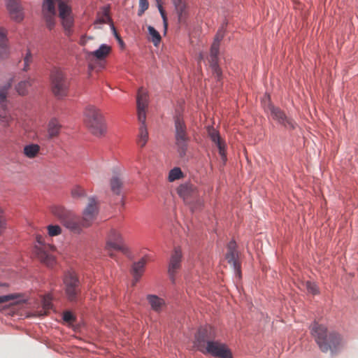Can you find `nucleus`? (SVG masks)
<instances>
[{
	"instance_id": "f257e3e1",
	"label": "nucleus",
	"mask_w": 358,
	"mask_h": 358,
	"mask_svg": "<svg viewBox=\"0 0 358 358\" xmlns=\"http://www.w3.org/2000/svg\"><path fill=\"white\" fill-rule=\"evenodd\" d=\"M56 5L58 6L59 17L67 35L71 34L74 24V17L71 6L68 1L64 0H43L42 14L46 26L52 29L55 24Z\"/></svg>"
},
{
	"instance_id": "f03ea898",
	"label": "nucleus",
	"mask_w": 358,
	"mask_h": 358,
	"mask_svg": "<svg viewBox=\"0 0 358 358\" xmlns=\"http://www.w3.org/2000/svg\"><path fill=\"white\" fill-rule=\"evenodd\" d=\"M310 333L323 352L330 351L331 354H336L345 345V341L339 334L333 331H329L325 326L317 322L310 326Z\"/></svg>"
},
{
	"instance_id": "7ed1b4c3",
	"label": "nucleus",
	"mask_w": 358,
	"mask_h": 358,
	"mask_svg": "<svg viewBox=\"0 0 358 358\" xmlns=\"http://www.w3.org/2000/svg\"><path fill=\"white\" fill-rule=\"evenodd\" d=\"M210 327L200 328L195 335L194 345L203 354H210L219 358H231V353L227 346L217 341H210Z\"/></svg>"
},
{
	"instance_id": "20e7f679",
	"label": "nucleus",
	"mask_w": 358,
	"mask_h": 358,
	"mask_svg": "<svg viewBox=\"0 0 358 358\" xmlns=\"http://www.w3.org/2000/svg\"><path fill=\"white\" fill-rule=\"evenodd\" d=\"M84 123L95 136H100L106 132V127L103 115L94 106H88L85 108Z\"/></svg>"
},
{
	"instance_id": "39448f33",
	"label": "nucleus",
	"mask_w": 358,
	"mask_h": 358,
	"mask_svg": "<svg viewBox=\"0 0 358 358\" xmlns=\"http://www.w3.org/2000/svg\"><path fill=\"white\" fill-rule=\"evenodd\" d=\"M178 194L185 202L190 206L191 210L195 211L203 206V201L200 198L197 188L190 183L180 185L178 188Z\"/></svg>"
},
{
	"instance_id": "423d86ee",
	"label": "nucleus",
	"mask_w": 358,
	"mask_h": 358,
	"mask_svg": "<svg viewBox=\"0 0 358 358\" xmlns=\"http://www.w3.org/2000/svg\"><path fill=\"white\" fill-rule=\"evenodd\" d=\"M36 241L38 245L35 246L34 250L38 259L47 266H53L55 264V258L52 254L55 250V246L45 244L44 238L41 235L36 236Z\"/></svg>"
},
{
	"instance_id": "0eeeda50",
	"label": "nucleus",
	"mask_w": 358,
	"mask_h": 358,
	"mask_svg": "<svg viewBox=\"0 0 358 358\" xmlns=\"http://www.w3.org/2000/svg\"><path fill=\"white\" fill-rule=\"evenodd\" d=\"M175 138L178 152L181 157L186 155L189 137L185 123L181 116L175 118Z\"/></svg>"
},
{
	"instance_id": "6e6552de",
	"label": "nucleus",
	"mask_w": 358,
	"mask_h": 358,
	"mask_svg": "<svg viewBox=\"0 0 358 358\" xmlns=\"http://www.w3.org/2000/svg\"><path fill=\"white\" fill-rule=\"evenodd\" d=\"M63 282L68 299L71 301H76L80 292V281L76 273L73 271L66 272Z\"/></svg>"
},
{
	"instance_id": "1a4fd4ad",
	"label": "nucleus",
	"mask_w": 358,
	"mask_h": 358,
	"mask_svg": "<svg viewBox=\"0 0 358 358\" xmlns=\"http://www.w3.org/2000/svg\"><path fill=\"white\" fill-rule=\"evenodd\" d=\"M51 80L54 94L58 98L66 96L69 90V82L63 72L59 69H55L51 73Z\"/></svg>"
},
{
	"instance_id": "9d476101",
	"label": "nucleus",
	"mask_w": 358,
	"mask_h": 358,
	"mask_svg": "<svg viewBox=\"0 0 358 358\" xmlns=\"http://www.w3.org/2000/svg\"><path fill=\"white\" fill-rule=\"evenodd\" d=\"M265 110L270 113L271 117L278 122L280 124L283 126L287 129H294L296 127L297 124L295 121L286 115L285 112L280 108L276 107L268 103L266 106L264 107Z\"/></svg>"
},
{
	"instance_id": "9b49d317",
	"label": "nucleus",
	"mask_w": 358,
	"mask_h": 358,
	"mask_svg": "<svg viewBox=\"0 0 358 358\" xmlns=\"http://www.w3.org/2000/svg\"><path fill=\"white\" fill-rule=\"evenodd\" d=\"M13 79L10 78L0 89V120L4 126H8L13 117L7 109V94Z\"/></svg>"
},
{
	"instance_id": "f8f14e48",
	"label": "nucleus",
	"mask_w": 358,
	"mask_h": 358,
	"mask_svg": "<svg viewBox=\"0 0 358 358\" xmlns=\"http://www.w3.org/2000/svg\"><path fill=\"white\" fill-rule=\"evenodd\" d=\"M111 249L122 252L126 251L122 235L115 229H111L109 231L106 245V250L108 251V255L113 257Z\"/></svg>"
},
{
	"instance_id": "ddd939ff",
	"label": "nucleus",
	"mask_w": 358,
	"mask_h": 358,
	"mask_svg": "<svg viewBox=\"0 0 358 358\" xmlns=\"http://www.w3.org/2000/svg\"><path fill=\"white\" fill-rule=\"evenodd\" d=\"M97 213L98 208L96 201L94 198H90L87 207L83 211V217L81 218L84 227H90L96 219Z\"/></svg>"
},
{
	"instance_id": "4468645a",
	"label": "nucleus",
	"mask_w": 358,
	"mask_h": 358,
	"mask_svg": "<svg viewBox=\"0 0 358 358\" xmlns=\"http://www.w3.org/2000/svg\"><path fill=\"white\" fill-rule=\"evenodd\" d=\"M136 103L138 121L144 122L146 120L145 110L148 107V94L142 87L138 90Z\"/></svg>"
},
{
	"instance_id": "2eb2a0df",
	"label": "nucleus",
	"mask_w": 358,
	"mask_h": 358,
	"mask_svg": "<svg viewBox=\"0 0 358 358\" xmlns=\"http://www.w3.org/2000/svg\"><path fill=\"white\" fill-rule=\"evenodd\" d=\"M182 252L179 248H176L171 255L168 273L173 282H175V276L181 267Z\"/></svg>"
},
{
	"instance_id": "dca6fc26",
	"label": "nucleus",
	"mask_w": 358,
	"mask_h": 358,
	"mask_svg": "<svg viewBox=\"0 0 358 358\" xmlns=\"http://www.w3.org/2000/svg\"><path fill=\"white\" fill-rule=\"evenodd\" d=\"M238 254L236 251V242L231 241L227 245V253L226 255V259L229 264H230L234 269L235 270L238 278H241V266L237 259Z\"/></svg>"
},
{
	"instance_id": "f3484780",
	"label": "nucleus",
	"mask_w": 358,
	"mask_h": 358,
	"mask_svg": "<svg viewBox=\"0 0 358 358\" xmlns=\"http://www.w3.org/2000/svg\"><path fill=\"white\" fill-rule=\"evenodd\" d=\"M62 223L67 229L75 233H80L83 228H86L83 225L82 219L73 213H71Z\"/></svg>"
},
{
	"instance_id": "a211bd4d",
	"label": "nucleus",
	"mask_w": 358,
	"mask_h": 358,
	"mask_svg": "<svg viewBox=\"0 0 358 358\" xmlns=\"http://www.w3.org/2000/svg\"><path fill=\"white\" fill-rule=\"evenodd\" d=\"M220 45L213 43L210 48V54L209 62L212 68L213 73L216 75L217 80L221 78L222 71L218 66V54H219Z\"/></svg>"
},
{
	"instance_id": "6ab92c4d",
	"label": "nucleus",
	"mask_w": 358,
	"mask_h": 358,
	"mask_svg": "<svg viewBox=\"0 0 358 358\" xmlns=\"http://www.w3.org/2000/svg\"><path fill=\"white\" fill-rule=\"evenodd\" d=\"M6 7L13 19L21 21L23 18L22 7L19 0H6Z\"/></svg>"
},
{
	"instance_id": "aec40b11",
	"label": "nucleus",
	"mask_w": 358,
	"mask_h": 358,
	"mask_svg": "<svg viewBox=\"0 0 358 358\" xmlns=\"http://www.w3.org/2000/svg\"><path fill=\"white\" fill-rule=\"evenodd\" d=\"M178 15V22L185 23L188 16V7L185 0H171Z\"/></svg>"
},
{
	"instance_id": "412c9836",
	"label": "nucleus",
	"mask_w": 358,
	"mask_h": 358,
	"mask_svg": "<svg viewBox=\"0 0 358 358\" xmlns=\"http://www.w3.org/2000/svg\"><path fill=\"white\" fill-rule=\"evenodd\" d=\"M208 134L211 141L217 145L219 150V154L220 155L222 159L225 161L227 159L225 143L221 139L219 133L212 128L208 130Z\"/></svg>"
},
{
	"instance_id": "4be33fe9",
	"label": "nucleus",
	"mask_w": 358,
	"mask_h": 358,
	"mask_svg": "<svg viewBox=\"0 0 358 358\" xmlns=\"http://www.w3.org/2000/svg\"><path fill=\"white\" fill-rule=\"evenodd\" d=\"M146 263L147 259L145 257H143L138 262L134 263L132 267V274L134 276L133 285H134L142 276Z\"/></svg>"
},
{
	"instance_id": "5701e85b",
	"label": "nucleus",
	"mask_w": 358,
	"mask_h": 358,
	"mask_svg": "<svg viewBox=\"0 0 358 358\" xmlns=\"http://www.w3.org/2000/svg\"><path fill=\"white\" fill-rule=\"evenodd\" d=\"M7 41V31L0 27V59H5L9 55Z\"/></svg>"
},
{
	"instance_id": "b1692460",
	"label": "nucleus",
	"mask_w": 358,
	"mask_h": 358,
	"mask_svg": "<svg viewBox=\"0 0 358 358\" xmlns=\"http://www.w3.org/2000/svg\"><path fill=\"white\" fill-rule=\"evenodd\" d=\"M147 300L152 309L155 312H160L165 306V301L163 299L154 294H148Z\"/></svg>"
},
{
	"instance_id": "393cba45",
	"label": "nucleus",
	"mask_w": 358,
	"mask_h": 358,
	"mask_svg": "<svg viewBox=\"0 0 358 358\" xmlns=\"http://www.w3.org/2000/svg\"><path fill=\"white\" fill-rule=\"evenodd\" d=\"M122 184L123 182L119 174H115L110 180L111 191L117 195L120 194Z\"/></svg>"
},
{
	"instance_id": "a878e982",
	"label": "nucleus",
	"mask_w": 358,
	"mask_h": 358,
	"mask_svg": "<svg viewBox=\"0 0 358 358\" xmlns=\"http://www.w3.org/2000/svg\"><path fill=\"white\" fill-rule=\"evenodd\" d=\"M109 16V10L106 8H103L101 11L99 12L96 15V19L94 22L96 28H99V24H103L110 22Z\"/></svg>"
},
{
	"instance_id": "bb28decb",
	"label": "nucleus",
	"mask_w": 358,
	"mask_h": 358,
	"mask_svg": "<svg viewBox=\"0 0 358 358\" xmlns=\"http://www.w3.org/2000/svg\"><path fill=\"white\" fill-rule=\"evenodd\" d=\"M141 125L139 127V134L138 136V144L140 147L143 148L145 145L148 140V132L145 126V121L141 122Z\"/></svg>"
},
{
	"instance_id": "cd10ccee",
	"label": "nucleus",
	"mask_w": 358,
	"mask_h": 358,
	"mask_svg": "<svg viewBox=\"0 0 358 358\" xmlns=\"http://www.w3.org/2000/svg\"><path fill=\"white\" fill-rule=\"evenodd\" d=\"M61 124L57 119H52L48 124V133L50 138L57 136L61 129Z\"/></svg>"
},
{
	"instance_id": "c85d7f7f",
	"label": "nucleus",
	"mask_w": 358,
	"mask_h": 358,
	"mask_svg": "<svg viewBox=\"0 0 358 358\" xmlns=\"http://www.w3.org/2000/svg\"><path fill=\"white\" fill-rule=\"evenodd\" d=\"M111 48L110 46L102 44L99 48L90 53L91 55L94 56L98 59H103L106 58L110 52Z\"/></svg>"
},
{
	"instance_id": "c756f323",
	"label": "nucleus",
	"mask_w": 358,
	"mask_h": 358,
	"mask_svg": "<svg viewBox=\"0 0 358 358\" xmlns=\"http://www.w3.org/2000/svg\"><path fill=\"white\" fill-rule=\"evenodd\" d=\"M40 151V146L37 144L27 145L24 148V155L30 159L36 157Z\"/></svg>"
},
{
	"instance_id": "7c9ffc66",
	"label": "nucleus",
	"mask_w": 358,
	"mask_h": 358,
	"mask_svg": "<svg viewBox=\"0 0 358 358\" xmlns=\"http://www.w3.org/2000/svg\"><path fill=\"white\" fill-rule=\"evenodd\" d=\"M51 212L55 216L60 220L61 222H62L64 220H65V218L71 213L59 206H53L51 209Z\"/></svg>"
},
{
	"instance_id": "2f4dec72",
	"label": "nucleus",
	"mask_w": 358,
	"mask_h": 358,
	"mask_svg": "<svg viewBox=\"0 0 358 358\" xmlns=\"http://www.w3.org/2000/svg\"><path fill=\"white\" fill-rule=\"evenodd\" d=\"M148 30L151 36V41L155 46L158 45L162 39L159 33L152 26H148Z\"/></svg>"
},
{
	"instance_id": "473e14b6",
	"label": "nucleus",
	"mask_w": 358,
	"mask_h": 358,
	"mask_svg": "<svg viewBox=\"0 0 358 358\" xmlns=\"http://www.w3.org/2000/svg\"><path fill=\"white\" fill-rule=\"evenodd\" d=\"M182 172L180 168L176 167L171 169L169 173V180L170 182L175 181L182 177Z\"/></svg>"
},
{
	"instance_id": "72a5a7b5",
	"label": "nucleus",
	"mask_w": 358,
	"mask_h": 358,
	"mask_svg": "<svg viewBox=\"0 0 358 358\" xmlns=\"http://www.w3.org/2000/svg\"><path fill=\"white\" fill-rule=\"evenodd\" d=\"M30 85L29 80L21 81L16 86V90L19 94L24 95L27 93V89Z\"/></svg>"
},
{
	"instance_id": "f704fd0d",
	"label": "nucleus",
	"mask_w": 358,
	"mask_h": 358,
	"mask_svg": "<svg viewBox=\"0 0 358 358\" xmlns=\"http://www.w3.org/2000/svg\"><path fill=\"white\" fill-rule=\"evenodd\" d=\"M48 231L50 236H58L62 233V229L58 225H49Z\"/></svg>"
},
{
	"instance_id": "c9c22d12",
	"label": "nucleus",
	"mask_w": 358,
	"mask_h": 358,
	"mask_svg": "<svg viewBox=\"0 0 358 358\" xmlns=\"http://www.w3.org/2000/svg\"><path fill=\"white\" fill-rule=\"evenodd\" d=\"M71 194L73 198H79L85 195V189L80 187L76 186L71 190Z\"/></svg>"
},
{
	"instance_id": "e433bc0d",
	"label": "nucleus",
	"mask_w": 358,
	"mask_h": 358,
	"mask_svg": "<svg viewBox=\"0 0 358 358\" xmlns=\"http://www.w3.org/2000/svg\"><path fill=\"white\" fill-rule=\"evenodd\" d=\"M306 287L309 293L313 294H317L318 291V287L315 282L307 281L306 282Z\"/></svg>"
},
{
	"instance_id": "4c0bfd02",
	"label": "nucleus",
	"mask_w": 358,
	"mask_h": 358,
	"mask_svg": "<svg viewBox=\"0 0 358 358\" xmlns=\"http://www.w3.org/2000/svg\"><path fill=\"white\" fill-rule=\"evenodd\" d=\"M149 3L148 0H139V8L138 15L141 16L144 12L148 8Z\"/></svg>"
},
{
	"instance_id": "58836bf2",
	"label": "nucleus",
	"mask_w": 358,
	"mask_h": 358,
	"mask_svg": "<svg viewBox=\"0 0 358 358\" xmlns=\"http://www.w3.org/2000/svg\"><path fill=\"white\" fill-rule=\"evenodd\" d=\"M32 62V55L30 51H27L24 58L23 70L27 71L29 69V64Z\"/></svg>"
},
{
	"instance_id": "ea45409f",
	"label": "nucleus",
	"mask_w": 358,
	"mask_h": 358,
	"mask_svg": "<svg viewBox=\"0 0 358 358\" xmlns=\"http://www.w3.org/2000/svg\"><path fill=\"white\" fill-rule=\"evenodd\" d=\"M16 298L15 294L0 296V304L13 300Z\"/></svg>"
},
{
	"instance_id": "a19ab883",
	"label": "nucleus",
	"mask_w": 358,
	"mask_h": 358,
	"mask_svg": "<svg viewBox=\"0 0 358 358\" xmlns=\"http://www.w3.org/2000/svg\"><path fill=\"white\" fill-rule=\"evenodd\" d=\"M224 38V31L222 29H220L215 36V39L213 43H217V45L220 44V41Z\"/></svg>"
},
{
	"instance_id": "79ce46f5",
	"label": "nucleus",
	"mask_w": 358,
	"mask_h": 358,
	"mask_svg": "<svg viewBox=\"0 0 358 358\" xmlns=\"http://www.w3.org/2000/svg\"><path fill=\"white\" fill-rule=\"evenodd\" d=\"M6 228V220L3 216V211L0 208V234L2 231Z\"/></svg>"
},
{
	"instance_id": "37998d69",
	"label": "nucleus",
	"mask_w": 358,
	"mask_h": 358,
	"mask_svg": "<svg viewBox=\"0 0 358 358\" xmlns=\"http://www.w3.org/2000/svg\"><path fill=\"white\" fill-rule=\"evenodd\" d=\"M157 7H158L159 13H160V14L162 15V17L163 19L164 27L166 29V27H167V19H166L165 11H164L162 6L161 5V3H159V5H157Z\"/></svg>"
},
{
	"instance_id": "c03bdc74",
	"label": "nucleus",
	"mask_w": 358,
	"mask_h": 358,
	"mask_svg": "<svg viewBox=\"0 0 358 358\" xmlns=\"http://www.w3.org/2000/svg\"><path fill=\"white\" fill-rule=\"evenodd\" d=\"M63 319L64 321L68 322H72L75 320L73 315L70 312H65L63 315Z\"/></svg>"
},
{
	"instance_id": "a18cd8bd",
	"label": "nucleus",
	"mask_w": 358,
	"mask_h": 358,
	"mask_svg": "<svg viewBox=\"0 0 358 358\" xmlns=\"http://www.w3.org/2000/svg\"><path fill=\"white\" fill-rule=\"evenodd\" d=\"M111 28H112V30H113V34H114V35H115V38H117V39L120 43H122V40H121V38H120V36L118 35V34H117V31H116V29H115V27H114V25H113V24H111Z\"/></svg>"
},
{
	"instance_id": "49530a36",
	"label": "nucleus",
	"mask_w": 358,
	"mask_h": 358,
	"mask_svg": "<svg viewBox=\"0 0 358 358\" xmlns=\"http://www.w3.org/2000/svg\"><path fill=\"white\" fill-rule=\"evenodd\" d=\"M86 39H85V36H83L81 38H80V44L82 45H85L86 44Z\"/></svg>"
},
{
	"instance_id": "de8ad7c7",
	"label": "nucleus",
	"mask_w": 358,
	"mask_h": 358,
	"mask_svg": "<svg viewBox=\"0 0 358 358\" xmlns=\"http://www.w3.org/2000/svg\"><path fill=\"white\" fill-rule=\"evenodd\" d=\"M44 306H45V308L46 309H50V303H45V305H44Z\"/></svg>"
},
{
	"instance_id": "09e8293b",
	"label": "nucleus",
	"mask_w": 358,
	"mask_h": 358,
	"mask_svg": "<svg viewBox=\"0 0 358 358\" xmlns=\"http://www.w3.org/2000/svg\"><path fill=\"white\" fill-rule=\"evenodd\" d=\"M160 1L161 0H156L157 3V5H159V3H160Z\"/></svg>"
},
{
	"instance_id": "8fccbe9b",
	"label": "nucleus",
	"mask_w": 358,
	"mask_h": 358,
	"mask_svg": "<svg viewBox=\"0 0 358 358\" xmlns=\"http://www.w3.org/2000/svg\"><path fill=\"white\" fill-rule=\"evenodd\" d=\"M2 285H1V284H0V286H2Z\"/></svg>"
}]
</instances>
